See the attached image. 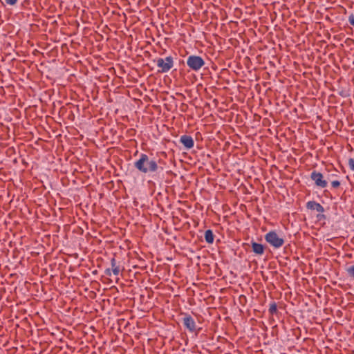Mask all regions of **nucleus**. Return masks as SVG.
Returning a JSON list of instances; mask_svg holds the SVG:
<instances>
[{"label": "nucleus", "instance_id": "1", "mask_svg": "<svg viewBox=\"0 0 354 354\" xmlns=\"http://www.w3.org/2000/svg\"><path fill=\"white\" fill-rule=\"evenodd\" d=\"M163 161L160 158H150L147 153H142L139 158L133 163L134 167L141 174L148 175L156 180L164 170L160 164Z\"/></svg>", "mask_w": 354, "mask_h": 354}, {"label": "nucleus", "instance_id": "2", "mask_svg": "<svg viewBox=\"0 0 354 354\" xmlns=\"http://www.w3.org/2000/svg\"><path fill=\"white\" fill-rule=\"evenodd\" d=\"M265 240L275 249L281 248L285 242L283 238L279 236V235L274 230L268 232L265 235Z\"/></svg>", "mask_w": 354, "mask_h": 354}, {"label": "nucleus", "instance_id": "3", "mask_svg": "<svg viewBox=\"0 0 354 354\" xmlns=\"http://www.w3.org/2000/svg\"><path fill=\"white\" fill-rule=\"evenodd\" d=\"M156 63V66L160 68L159 73H166L169 72L174 66V58L169 55L163 58H158L154 61Z\"/></svg>", "mask_w": 354, "mask_h": 354}, {"label": "nucleus", "instance_id": "4", "mask_svg": "<svg viewBox=\"0 0 354 354\" xmlns=\"http://www.w3.org/2000/svg\"><path fill=\"white\" fill-rule=\"evenodd\" d=\"M184 327L192 333H194L196 336L198 335L201 330V327H197L195 320L194 318L187 313H185L184 317L182 319Z\"/></svg>", "mask_w": 354, "mask_h": 354}, {"label": "nucleus", "instance_id": "5", "mask_svg": "<svg viewBox=\"0 0 354 354\" xmlns=\"http://www.w3.org/2000/svg\"><path fill=\"white\" fill-rule=\"evenodd\" d=\"M205 62L204 59L198 55H192L187 59V65L189 68L193 71H198L204 65Z\"/></svg>", "mask_w": 354, "mask_h": 354}, {"label": "nucleus", "instance_id": "6", "mask_svg": "<svg viewBox=\"0 0 354 354\" xmlns=\"http://www.w3.org/2000/svg\"><path fill=\"white\" fill-rule=\"evenodd\" d=\"M310 178L314 181L317 187L324 189L327 187L328 182L324 179L323 174L316 170H313L310 174Z\"/></svg>", "mask_w": 354, "mask_h": 354}, {"label": "nucleus", "instance_id": "7", "mask_svg": "<svg viewBox=\"0 0 354 354\" xmlns=\"http://www.w3.org/2000/svg\"><path fill=\"white\" fill-rule=\"evenodd\" d=\"M306 208L310 210H315L319 214L317 215L318 220L325 219L326 216L323 213L324 212V207L319 203L315 201H310L306 203Z\"/></svg>", "mask_w": 354, "mask_h": 354}, {"label": "nucleus", "instance_id": "8", "mask_svg": "<svg viewBox=\"0 0 354 354\" xmlns=\"http://www.w3.org/2000/svg\"><path fill=\"white\" fill-rule=\"evenodd\" d=\"M111 268H106L104 270V274L106 276L110 277L111 276V273L113 272L114 275L118 276L120 272V266L119 265L117 264L116 259L114 257L111 258Z\"/></svg>", "mask_w": 354, "mask_h": 354}, {"label": "nucleus", "instance_id": "9", "mask_svg": "<svg viewBox=\"0 0 354 354\" xmlns=\"http://www.w3.org/2000/svg\"><path fill=\"white\" fill-rule=\"evenodd\" d=\"M180 142L187 149H192L194 145V141L192 136L188 135H183L180 138Z\"/></svg>", "mask_w": 354, "mask_h": 354}, {"label": "nucleus", "instance_id": "10", "mask_svg": "<svg viewBox=\"0 0 354 354\" xmlns=\"http://www.w3.org/2000/svg\"><path fill=\"white\" fill-rule=\"evenodd\" d=\"M252 252L257 255H262L264 253L265 247L263 244L258 243L254 241H251Z\"/></svg>", "mask_w": 354, "mask_h": 354}, {"label": "nucleus", "instance_id": "11", "mask_svg": "<svg viewBox=\"0 0 354 354\" xmlns=\"http://www.w3.org/2000/svg\"><path fill=\"white\" fill-rule=\"evenodd\" d=\"M205 240L209 244L213 243L214 240V235L212 230H207L205 231Z\"/></svg>", "mask_w": 354, "mask_h": 354}, {"label": "nucleus", "instance_id": "12", "mask_svg": "<svg viewBox=\"0 0 354 354\" xmlns=\"http://www.w3.org/2000/svg\"><path fill=\"white\" fill-rule=\"evenodd\" d=\"M268 313L270 315H277L278 313L277 310V304L275 301H272L270 304V306L268 308Z\"/></svg>", "mask_w": 354, "mask_h": 354}, {"label": "nucleus", "instance_id": "13", "mask_svg": "<svg viewBox=\"0 0 354 354\" xmlns=\"http://www.w3.org/2000/svg\"><path fill=\"white\" fill-rule=\"evenodd\" d=\"M346 271L348 276L354 279V265L346 268Z\"/></svg>", "mask_w": 354, "mask_h": 354}, {"label": "nucleus", "instance_id": "14", "mask_svg": "<svg viewBox=\"0 0 354 354\" xmlns=\"http://www.w3.org/2000/svg\"><path fill=\"white\" fill-rule=\"evenodd\" d=\"M327 179L330 181L333 188H337L340 186L341 183L339 180L330 179V177H328Z\"/></svg>", "mask_w": 354, "mask_h": 354}, {"label": "nucleus", "instance_id": "15", "mask_svg": "<svg viewBox=\"0 0 354 354\" xmlns=\"http://www.w3.org/2000/svg\"><path fill=\"white\" fill-rule=\"evenodd\" d=\"M348 165L350 168V169L353 171H354V159L352 158H350L348 160Z\"/></svg>", "mask_w": 354, "mask_h": 354}, {"label": "nucleus", "instance_id": "16", "mask_svg": "<svg viewBox=\"0 0 354 354\" xmlns=\"http://www.w3.org/2000/svg\"><path fill=\"white\" fill-rule=\"evenodd\" d=\"M5 2L7 5L13 6L16 5L17 0H5Z\"/></svg>", "mask_w": 354, "mask_h": 354}, {"label": "nucleus", "instance_id": "17", "mask_svg": "<svg viewBox=\"0 0 354 354\" xmlns=\"http://www.w3.org/2000/svg\"><path fill=\"white\" fill-rule=\"evenodd\" d=\"M348 22L349 24L354 26V14H351L349 16H348Z\"/></svg>", "mask_w": 354, "mask_h": 354}, {"label": "nucleus", "instance_id": "18", "mask_svg": "<svg viewBox=\"0 0 354 354\" xmlns=\"http://www.w3.org/2000/svg\"><path fill=\"white\" fill-rule=\"evenodd\" d=\"M339 95L343 97H348L349 95L344 90L339 92Z\"/></svg>", "mask_w": 354, "mask_h": 354}, {"label": "nucleus", "instance_id": "19", "mask_svg": "<svg viewBox=\"0 0 354 354\" xmlns=\"http://www.w3.org/2000/svg\"><path fill=\"white\" fill-rule=\"evenodd\" d=\"M334 176H337V175L336 174H331V175L328 176V177H330V179H333Z\"/></svg>", "mask_w": 354, "mask_h": 354}]
</instances>
